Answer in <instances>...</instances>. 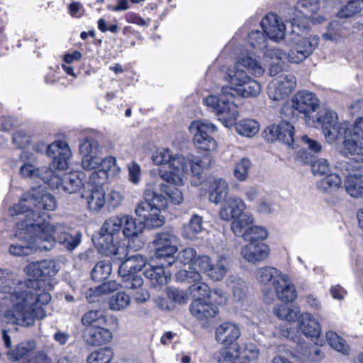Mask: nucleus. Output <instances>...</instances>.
<instances>
[{"label":"nucleus","mask_w":363,"mask_h":363,"mask_svg":"<svg viewBox=\"0 0 363 363\" xmlns=\"http://www.w3.org/2000/svg\"><path fill=\"white\" fill-rule=\"evenodd\" d=\"M52 260L30 263L25 268L30 278L22 281L13 274L0 269V320L9 324L30 327L43 319L52 299V277L57 272Z\"/></svg>","instance_id":"nucleus-1"},{"label":"nucleus","mask_w":363,"mask_h":363,"mask_svg":"<svg viewBox=\"0 0 363 363\" xmlns=\"http://www.w3.org/2000/svg\"><path fill=\"white\" fill-rule=\"evenodd\" d=\"M168 200L174 204H180L184 200L183 193L175 186L160 182L159 178H153L146 184L143 200L137 204L135 213L144 219L147 228L161 227L165 220L161 210L167 208Z\"/></svg>","instance_id":"nucleus-2"},{"label":"nucleus","mask_w":363,"mask_h":363,"mask_svg":"<svg viewBox=\"0 0 363 363\" xmlns=\"http://www.w3.org/2000/svg\"><path fill=\"white\" fill-rule=\"evenodd\" d=\"M264 72V68L256 59L249 56L240 57L233 67L228 69L229 91L233 90L238 95L245 98L257 96L261 91V86L248 74L259 77Z\"/></svg>","instance_id":"nucleus-3"},{"label":"nucleus","mask_w":363,"mask_h":363,"mask_svg":"<svg viewBox=\"0 0 363 363\" xmlns=\"http://www.w3.org/2000/svg\"><path fill=\"white\" fill-rule=\"evenodd\" d=\"M23 218L16 223L15 237L16 242L9 247V252L14 256H28L37 250H50L52 240L50 237L43 239L38 223H40V216L37 218Z\"/></svg>","instance_id":"nucleus-4"},{"label":"nucleus","mask_w":363,"mask_h":363,"mask_svg":"<svg viewBox=\"0 0 363 363\" xmlns=\"http://www.w3.org/2000/svg\"><path fill=\"white\" fill-rule=\"evenodd\" d=\"M56 207L57 201L51 194L40 188L33 189L24 194L18 203L9 208V214L15 216L26 213L23 218H26L30 214L29 218H37L38 216H40L43 220L47 221L43 218L45 215L40 214L38 211L41 209L53 211Z\"/></svg>","instance_id":"nucleus-5"},{"label":"nucleus","mask_w":363,"mask_h":363,"mask_svg":"<svg viewBox=\"0 0 363 363\" xmlns=\"http://www.w3.org/2000/svg\"><path fill=\"white\" fill-rule=\"evenodd\" d=\"M255 274L259 282L273 288L280 301L292 302L296 298L297 292L290 277L278 269L265 266L257 269Z\"/></svg>","instance_id":"nucleus-6"},{"label":"nucleus","mask_w":363,"mask_h":363,"mask_svg":"<svg viewBox=\"0 0 363 363\" xmlns=\"http://www.w3.org/2000/svg\"><path fill=\"white\" fill-rule=\"evenodd\" d=\"M153 163L158 166L168 164L169 170L159 169L160 179L163 182L174 185L184 184V172L185 167L184 157L181 155H173L170 150L161 148L153 152Z\"/></svg>","instance_id":"nucleus-7"},{"label":"nucleus","mask_w":363,"mask_h":363,"mask_svg":"<svg viewBox=\"0 0 363 363\" xmlns=\"http://www.w3.org/2000/svg\"><path fill=\"white\" fill-rule=\"evenodd\" d=\"M121 216L106 220L100 230L99 244L108 256H117L123 259L127 256L125 244L118 242V235L122 228Z\"/></svg>","instance_id":"nucleus-8"},{"label":"nucleus","mask_w":363,"mask_h":363,"mask_svg":"<svg viewBox=\"0 0 363 363\" xmlns=\"http://www.w3.org/2000/svg\"><path fill=\"white\" fill-rule=\"evenodd\" d=\"M230 94L229 88L222 87L219 96L209 95L203 99V104L213 112L225 126L232 125L238 118V106L226 99Z\"/></svg>","instance_id":"nucleus-9"},{"label":"nucleus","mask_w":363,"mask_h":363,"mask_svg":"<svg viewBox=\"0 0 363 363\" xmlns=\"http://www.w3.org/2000/svg\"><path fill=\"white\" fill-rule=\"evenodd\" d=\"M40 223H38L40 228V235L43 239H47L50 237L52 240L51 249L57 241L63 245L67 250H74L81 242L82 233L79 232L70 233L63 223H51L49 221L43 220L40 218Z\"/></svg>","instance_id":"nucleus-10"},{"label":"nucleus","mask_w":363,"mask_h":363,"mask_svg":"<svg viewBox=\"0 0 363 363\" xmlns=\"http://www.w3.org/2000/svg\"><path fill=\"white\" fill-rule=\"evenodd\" d=\"M321 124L322 132L328 143H332L337 140H344L343 146L346 140H354L350 138L352 131L349 123L337 122V116L335 112L327 111L324 114H318L315 116V126Z\"/></svg>","instance_id":"nucleus-11"},{"label":"nucleus","mask_w":363,"mask_h":363,"mask_svg":"<svg viewBox=\"0 0 363 363\" xmlns=\"http://www.w3.org/2000/svg\"><path fill=\"white\" fill-rule=\"evenodd\" d=\"M230 267L229 259L223 255H217L215 258L199 256L193 263L195 272L205 274L213 281L223 280L228 274Z\"/></svg>","instance_id":"nucleus-12"},{"label":"nucleus","mask_w":363,"mask_h":363,"mask_svg":"<svg viewBox=\"0 0 363 363\" xmlns=\"http://www.w3.org/2000/svg\"><path fill=\"white\" fill-rule=\"evenodd\" d=\"M296 28L298 30L296 27H293V36L289 37L292 45L287 54V59L291 63L298 64L312 55L319 44V37L318 35L300 36L298 33L296 35Z\"/></svg>","instance_id":"nucleus-13"},{"label":"nucleus","mask_w":363,"mask_h":363,"mask_svg":"<svg viewBox=\"0 0 363 363\" xmlns=\"http://www.w3.org/2000/svg\"><path fill=\"white\" fill-rule=\"evenodd\" d=\"M44 178L49 179L48 185L52 189L74 194L83 186L85 174L80 171H74L60 175L52 169L48 170Z\"/></svg>","instance_id":"nucleus-14"},{"label":"nucleus","mask_w":363,"mask_h":363,"mask_svg":"<svg viewBox=\"0 0 363 363\" xmlns=\"http://www.w3.org/2000/svg\"><path fill=\"white\" fill-rule=\"evenodd\" d=\"M291 107L298 113L303 114L306 124L315 127V118L312 115L320 106V101L315 94L308 90L296 91L291 99Z\"/></svg>","instance_id":"nucleus-15"},{"label":"nucleus","mask_w":363,"mask_h":363,"mask_svg":"<svg viewBox=\"0 0 363 363\" xmlns=\"http://www.w3.org/2000/svg\"><path fill=\"white\" fill-rule=\"evenodd\" d=\"M335 168L345 177L344 187L347 193L353 198H362L363 175L360 166L342 161L336 164Z\"/></svg>","instance_id":"nucleus-16"},{"label":"nucleus","mask_w":363,"mask_h":363,"mask_svg":"<svg viewBox=\"0 0 363 363\" xmlns=\"http://www.w3.org/2000/svg\"><path fill=\"white\" fill-rule=\"evenodd\" d=\"M194 135V143L197 148L203 151H213L217 148V143L208 133L217 130L216 126L206 121H193L189 127Z\"/></svg>","instance_id":"nucleus-17"},{"label":"nucleus","mask_w":363,"mask_h":363,"mask_svg":"<svg viewBox=\"0 0 363 363\" xmlns=\"http://www.w3.org/2000/svg\"><path fill=\"white\" fill-rule=\"evenodd\" d=\"M178 238L172 230L157 233L153 245L155 257L164 259L167 266L174 263V254L177 251Z\"/></svg>","instance_id":"nucleus-18"},{"label":"nucleus","mask_w":363,"mask_h":363,"mask_svg":"<svg viewBox=\"0 0 363 363\" xmlns=\"http://www.w3.org/2000/svg\"><path fill=\"white\" fill-rule=\"evenodd\" d=\"M319 0H299L295 6L294 16L290 20L292 27L298 29L306 28V23H300L301 21L311 20L313 23H320L324 18L320 15H316L319 10Z\"/></svg>","instance_id":"nucleus-19"},{"label":"nucleus","mask_w":363,"mask_h":363,"mask_svg":"<svg viewBox=\"0 0 363 363\" xmlns=\"http://www.w3.org/2000/svg\"><path fill=\"white\" fill-rule=\"evenodd\" d=\"M79 151L84 169L92 170L99 167L102 147L96 140L91 137L80 140Z\"/></svg>","instance_id":"nucleus-20"},{"label":"nucleus","mask_w":363,"mask_h":363,"mask_svg":"<svg viewBox=\"0 0 363 363\" xmlns=\"http://www.w3.org/2000/svg\"><path fill=\"white\" fill-rule=\"evenodd\" d=\"M122 220V232L128 239L125 246L128 248L136 251L144 245L143 240L139 237L145 228L142 222H137L136 219L127 215L121 216Z\"/></svg>","instance_id":"nucleus-21"},{"label":"nucleus","mask_w":363,"mask_h":363,"mask_svg":"<svg viewBox=\"0 0 363 363\" xmlns=\"http://www.w3.org/2000/svg\"><path fill=\"white\" fill-rule=\"evenodd\" d=\"M46 153L52 159L48 168L55 170H65L68 167V161L72 155L68 144L62 140H57L48 146Z\"/></svg>","instance_id":"nucleus-22"},{"label":"nucleus","mask_w":363,"mask_h":363,"mask_svg":"<svg viewBox=\"0 0 363 363\" xmlns=\"http://www.w3.org/2000/svg\"><path fill=\"white\" fill-rule=\"evenodd\" d=\"M296 86V80L294 75L282 74L269 83L267 93L271 99L280 101L286 98Z\"/></svg>","instance_id":"nucleus-23"},{"label":"nucleus","mask_w":363,"mask_h":363,"mask_svg":"<svg viewBox=\"0 0 363 363\" xmlns=\"http://www.w3.org/2000/svg\"><path fill=\"white\" fill-rule=\"evenodd\" d=\"M177 279L181 281L195 282L189 288L190 294L194 299H208L211 290L205 282L201 281L202 277L199 272L182 270L178 273Z\"/></svg>","instance_id":"nucleus-24"},{"label":"nucleus","mask_w":363,"mask_h":363,"mask_svg":"<svg viewBox=\"0 0 363 363\" xmlns=\"http://www.w3.org/2000/svg\"><path fill=\"white\" fill-rule=\"evenodd\" d=\"M294 129L291 123L283 121L279 124L269 126L265 131L266 138L268 140H279L293 147Z\"/></svg>","instance_id":"nucleus-25"},{"label":"nucleus","mask_w":363,"mask_h":363,"mask_svg":"<svg viewBox=\"0 0 363 363\" xmlns=\"http://www.w3.org/2000/svg\"><path fill=\"white\" fill-rule=\"evenodd\" d=\"M260 25L264 33L274 41H279L285 36V25L281 18L275 13L266 15Z\"/></svg>","instance_id":"nucleus-26"},{"label":"nucleus","mask_w":363,"mask_h":363,"mask_svg":"<svg viewBox=\"0 0 363 363\" xmlns=\"http://www.w3.org/2000/svg\"><path fill=\"white\" fill-rule=\"evenodd\" d=\"M298 329L306 337L319 344L318 337L321 333V325L310 313H303L298 318Z\"/></svg>","instance_id":"nucleus-27"},{"label":"nucleus","mask_w":363,"mask_h":363,"mask_svg":"<svg viewBox=\"0 0 363 363\" xmlns=\"http://www.w3.org/2000/svg\"><path fill=\"white\" fill-rule=\"evenodd\" d=\"M269 247L262 242H249L241 248L242 258L250 263L261 262L269 255Z\"/></svg>","instance_id":"nucleus-28"},{"label":"nucleus","mask_w":363,"mask_h":363,"mask_svg":"<svg viewBox=\"0 0 363 363\" xmlns=\"http://www.w3.org/2000/svg\"><path fill=\"white\" fill-rule=\"evenodd\" d=\"M241 335L238 325L232 322H224L219 325L215 332L216 340L223 346L233 345Z\"/></svg>","instance_id":"nucleus-29"},{"label":"nucleus","mask_w":363,"mask_h":363,"mask_svg":"<svg viewBox=\"0 0 363 363\" xmlns=\"http://www.w3.org/2000/svg\"><path fill=\"white\" fill-rule=\"evenodd\" d=\"M246 208L244 201L237 196H230L225 199L219 211L220 218L225 221L233 220L239 216Z\"/></svg>","instance_id":"nucleus-30"},{"label":"nucleus","mask_w":363,"mask_h":363,"mask_svg":"<svg viewBox=\"0 0 363 363\" xmlns=\"http://www.w3.org/2000/svg\"><path fill=\"white\" fill-rule=\"evenodd\" d=\"M84 340L90 345H102L112 340V333L109 330L103 328L102 325L85 328Z\"/></svg>","instance_id":"nucleus-31"},{"label":"nucleus","mask_w":363,"mask_h":363,"mask_svg":"<svg viewBox=\"0 0 363 363\" xmlns=\"http://www.w3.org/2000/svg\"><path fill=\"white\" fill-rule=\"evenodd\" d=\"M190 311L196 318L206 320L217 314L218 308L208 299H194L190 305Z\"/></svg>","instance_id":"nucleus-32"},{"label":"nucleus","mask_w":363,"mask_h":363,"mask_svg":"<svg viewBox=\"0 0 363 363\" xmlns=\"http://www.w3.org/2000/svg\"><path fill=\"white\" fill-rule=\"evenodd\" d=\"M184 180L189 172L196 177L201 175L203 169L208 168L211 164V158L208 156L201 158L199 156L189 155L186 157H184Z\"/></svg>","instance_id":"nucleus-33"},{"label":"nucleus","mask_w":363,"mask_h":363,"mask_svg":"<svg viewBox=\"0 0 363 363\" xmlns=\"http://www.w3.org/2000/svg\"><path fill=\"white\" fill-rule=\"evenodd\" d=\"M22 157L26 158L28 160L20 167L19 172L23 177L25 178H36L40 177L42 180L48 184L49 179H45V175L48 170H52L51 168L43 167L41 168L37 167L33 163V159L31 156L28 157V153L23 152Z\"/></svg>","instance_id":"nucleus-34"},{"label":"nucleus","mask_w":363,"mask_h":363,"mask_svg":"<svg viewBox=\"0 0 363 363\" xmlns=\"http://www.w3.org/2000/svg\"><path fill=\"white\" fill-rule=\"evenodd\" d=\"M254 222L253 215L251 213L245 212L233 220L230 228L236 236L243 238Z\"/></svg>","instance_id":"nucleus-35"},{"label":"nucleus","mask_w":363,"mask_h":363,"mask_svg":"<svg viewBox=\"0 0 363 363\" xmlns=\"http://www.w3.org/2000/svg\"><path fill=\"white\" fill-rule=\"evenodd\" d=\"M164 264L161 266H150L144 271L145 277L150 281L153 286L166 284L170 279L169 272H165L164 269Z\"/></svg>","instance_id":"nucleus-36"},{"label":"nucleus","mask_w":363,"mask_h":363,"mask_svg":"<svg viewBox=\"0 0 363 363\" xmlns=\"http://www.w3.org/2000/svg\"><path fill=\"white\" fill-rule=\"evenodd\" d=\"M228 194V184L223 179L218 178L211 182L209 189V201L218 204L223 201Z\"/></svg>","instance_id":"nucleus-37"},{"label":"nucleus","mask_w":363,"mask_h":363,"mask_svg":"<svg viewBox=\"0 0 363 363\" xmlns=\"http://www.w3.org/2000/svg\"><path fill=\"white\" fill-rule=\"evenodd\" d=\"M82 197L86 199L89 209L92 211H101L106 204V194L101 187H96Z\"/></svg>","instance_id":"nucleus-38"},{"label":"nucleus","mask_w":363,"mask_h":363,"mask_svg":"<svg viewBox=\"0 0 363 363\" xmlns=\"http://www.w3.org/2000/svg\"><path fill=\"white\" fill-rule=\"evenodd\" d=\"M342 184V179L337 173H329L317 182V188L325 193H332Z\"/></svg>","instance_id":"nucleus-39"},{"label":"nucleus","mask_w":363,"mask_h":363,"mask_svg":"<svg viewBox=\"0 0 363 363\" xmlns=\"http://www.w3.org/2000/svg\"><path fill=\"white\" fill-rule=\"evenodd\" d=\"M106 320L104 312L101 310H91L85 313L81 319L82 324L85 328L104 325Z\"/></svg>","instance_id":"nucleus-40"},{"label":"nucleus","mask_w":363,"mask_h":363,"mask_svg":"<svg viewBox=\"0 0 363 363\" xmlns=\"http://www.w3.org/2000/svg\"><path fill=\"white\" fill-rule=\"evenodd\" d=\"M203 230V219L201 216L193 215L188 224L184 226L183 236L189 240H194Z\"/></svg>","instance_id":"nucleus-41"},{"label":"nucleus","mask_w":363,"mask_h":363,"mask_svg":"<svg viewBox=\"0 0 363 363\" xmlns=\"http://www.w3.org/2000/svg\"><path fill=\"white\" fill-rule=\"evenodd\" d=\"M340 152L357 162H363V145H359L355 140H346Z\"/></svg>","instance_id":"nucleus-42"},{"label":"nucleus","mask_w":363,"mask_h":363,"mask_svg":"<svg viewBox=\"0 0 363 363\" xmlns=\"http://www.w3.org/2000/svg\"><path fill=\"white\" fill-rule=\"evenodd\" d=\"M146 264L145 258L142 255L137 254L127 258L120 265L118 270L124 272H140Z\"/></svg>","instance_id":"nucleus-43"},{"label":"nucleus","mask_w":363,"mask_h":363,"mask_svg":"<svg viewBox=\"0 0 363 363\" xmlns=\"http://www.w3.org/2000/svg\"><path fill=\"white\" fill-rule=\"evenodd\" d=\"M35 348L34 341H25L18 344L14 350L7 352L6 355L10 360L15 362L28 355Z\"/></svg>","instance_id":"nucleus-44"},{"label":"nucleus","mask_w":363,"mask_h":363,"mask_svg":"<svg viewBox=\"0 0 363 363\" xmlns=\"http://www.w3.org/2000/svg\"><path fill=\"white\" fill-rule=\"evenodd\" d=\"M118 275L121 278L122 286L127 289H136L142 286L143 279L137 272H124L118 270Z\"/></svg>","instance_id":"nucleus-45"},{"label":"nucleus","mask_w":363,"mask_h":363,"mask_svg":"<svg viewBox=\"0 0 363 363\" xmlns=\"http://www.w3.org/2000/svg\"><path fill=\"white\" fill-rule=\"evenodd\" d=\"M240 346L238 343L233 345L224 346L216 355L220 362H233L240 358Z\"/></svg>","instance_id":"nucleus-46"},{"label":"nucleus","mask_w":363,"mask_h":363,"mask_svg":"<svg viewBox=\"0 0 363 363\" xmlns=\"http://www.w3.org/2000/svg\"><path fill=\"white\" fill-rule=\"evenodd\" d=\"M258 123L252 119L242 120L235 124L237 133L242 136L251 138L259 130Z\"/></svg>","instance_id":"nucleus-47"},{"label":"nucleus","mask_w":363,"mask_h":363,"mask_svg":"<svg viewBox=\"0 0 363 363\" xmlns=\"http://www.w3.org/2000/svg\"><path fill=\"white\" fill-rule=\"evenodd\" d=\"M108 304L112 311H122L130 304V297L125 292H118L109 298Z\"/></svg>","instance_id":"nucleus-48"},{"label":"nucleus","mask_w":363,"mask_h":363,"mask_svg":"<svg viewBox=\"0 0 363 363\" xmlns=\"http://www.w3.org/2000/svg\"><path fill=\"white\" fill-rule=\"evenodd\" d=\"M325 337L327 342L334 350L344 354L349 352L350 346L346 343L345 340L335 332L328 331L326 333Z\"/></svg>","instance_id":"nucleus-49"},{"label":"nucleus","mask_w":363,"mask_h":363,"mask_svg":"<svg viewBox=\"0 0 363 363\" xmlns=\"http://www.w3.org/2000/svg\"><path fill=\"white\" fill-rule=\"evenodd\" d=\"M111 272V265L104 261L99 262L91 270V277L93 280L97 282L106 279Z\"/></svg>","instance_id":"nucleus-50"},{"label":"nucleus","mask_w":363,"mask_h":363,"mask_svg":"<svg viewBox=\"0 0 363 363\" xmlns=\"http://www.w3.org/2000/svg\"><path fill=\"white\" fill-rule=\"evenodd\" d=\"M113 352L110 348H102L91 352L86 359L87 363H110Z\"/></svg>","instance_id":"nucleus-51"},{"label":"nucleus","mask_w":363,"mask_h":363,"mask_svg":"<svg viewBox=\"0 0 363 363\" xmlns=\"http://www.w3.org/2000/svg\"><path fill=\"white\" fill-rule=\"evenodd\" d=\"M228 285L232 289L235 299L241 301L245 297L247 286L242 279L231 276L228 279Z\"/></svg>","instance_id":"nucleus-52"},{"label":"nucleus","mask_w":363,"mask_h":363,"mask_svg":"<svg viewBox=\"0 0 363 363\" xmlns=\"http://www.w3.org/2000/svg\"><path fill=\"white\" fill-rule=\"evenodd\" d=\"M251 161L249 158L243 157L239 160L235 165L233 169V176L239 182H245L249 174L251 167Z\"/></svg>","instance_id":"nucleus-53"},{"label":"nucleus","mask_w":363,"mask_h":363,"mask_svg":"<svg viewBox=\"0 0 363 363\" xmlns=\"http://www.w3.org/2000/svg\"><path fill=\"white\" fill-rule=\"evenodd\" d=\"M267 236L268 231L266 228L260 225H252L245 233L243 240L249 242H258L267 239Z\"/></svg>","instance_id":"nucleus-54"},{"label":"nucleus","mask_w":363,"mask_h":363,"mask_svg":"<svg viewBox=\"0 0 363 363\" xmlns=\"http://www.w3.org/2000/svg\"><path fill=\"white\" fill-rule=\"evenodd\" d=\"M274 313L279 318L292 322L297 318L298 311L286 305H279L274 307Z\"/></svg>","instance_id":"nucleus-55"},{"label":"nucleus","mask_w":363,"mask_h":363,"mask_svg":"<svg viewBox=\"0 0 363 363\" xmlns=\"http://www.w3.org/2000/svg\"><path fill=\"white\" fill-rule=\"evenodd\" d=\"M362 4L360 0L350 1L338 11L337 16L340 18H350L354 16L362 10Z\"/></svg>","instance_id":"nucleus-56"},{"label":"nucleus","mask_w":363,"mask_h":363,"mask_svg":"<svg viewBox=\"0 0 363 363\" xmlns=\"http://www.w3.org/2000/svg\"><path fill=\"white\" fill-rule=\"evenodd\" d=\"M240 358L250 362L257 359L259 354V350L254 343H245L240 347Z\"/></svg>","instance_id":"nucleus-57"},{"label":"nucleus","mask_w":363,"mask_h":363,"mask_svg":"<svg viewBox=\"0 0 363 363\" xmlns=\"http://www.w3.org/2000/svg\"><path fill=\"white\" fill-rule=\"evenodd\" d=\"M196 256V252L194 248H185L178 253L177 257L174 258V262H179L183 265L190 264L191 269L195 272L196 270L193 268V263L197 259Z\"/></svg>","instance_id":"nucleus-58"},{"label":"nucleus","mask_w":363,"mask_h":363,"mask_svg":"<svg viewBox=\"0 0 363 363\" xmlns=\"http://www.w3.org/2000/svg\"><path fill=\"white\" fill-rule=\"evenodd\" d=\"M264 32L259 30L252 31L248 36V41L250 45L258 50H263L267 47V38Z\"/></svg>","instance_id":"nucleus-59"},{"label":"nucleus","mask_w":363,"mask_h":363,"mask_svg":"<svg viewBox=\"0 0 363 363\" xmlns=\"http://www.w3.org/2000/svg\"><path fill=\"white\" fill-rule=\"evenodd\" d=\"M99 166L101 167V170L108 173V175L114 176L121 172V168L116 163V159L112 156L106 157L104 159L101 158Z\"/></svg>","instance_id":"nucleus-60"},{"label":"nucleus","mask_w":363,"mask_h":363,"mask_svg":"<svg viewBox=\"0 0 363 363\" xmlns=\"http://www.w3.org/2000/svg\"><path fill=\"white\" fill-rule=\"evenodd\" d=\"M325 40L337 42L340 40L342 36L341 35L340 26L337 21L331 22L325 33L322 35Z\"/></svg>","instance_id":"nucleus-61"},{"label":"nucleus","mask_w":363,"mask_h":363,"mask_svg":"<svg viewBox=\"0 0 363 363\" xmlns=\"http://www.w3.org/2000/svg\"><path fill=\"white\" fill-rule=\"evenodd\" d=\"M312 172L315 175H326L331 172L329 162L325 158H319L311 164Z\"/></svg>","instance_id":"nucleus-62"},{"label":"nucleus","mask_w":363,"mask_h":363,"mask_svg":"<svg viewBox=\"0 0 363 363\" xmlns=\"http://www.w3.org/2000/svg\"><path fill=\"white\" fill-rule=\"evenodd\" d=\"M123 199L122 194L115 189H111L106 196V204L108 207L115 208L119 206Z\"/></svg>","instance_id":"nucleus-63"},{"label":"nucleus","mask_w":363,"mask_h":363,"mask_svg":"<svg viewBox=\"0 0 363 363\" xmlns=\"http://www.w3.org/2000/svg\"><path fill=\"white\" fill-rule=\"evenodd\" d=\"M30 136L22 130L16 131L13 135V143L19 148H24L30 143Z\"/></svg>","instance_id":"nucleus-64"}]
</instances>
